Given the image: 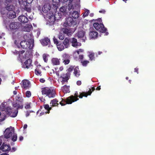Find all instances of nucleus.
Returning <instances> with one entry per match:
<instances>
[{
  "label": "nucleus",
  "instance_id": "f257e3e1",
  "mask_svg": "<svg viewBox=\"0 0 155 155\" xmlns=\"http://www.w3.org/2000/svg\"><path fill=\"white\" fill-rule=\"evenodd\" d=\"M21 25V23L18 22H12L10 24L9 28L14 38L19 36L20 32L19 31L20 29Z\"/></svg>",
  "mask_w": 155,
  "mask_h": 155
},
{
  "label": "nucleus",
  "instance_id": "f03ea898",
  "mask_svg": "<svg viewBox=\"0 0 155 155\" xmlns=\"http://www.w3.org/2000/svg\"><path fill=\"white\" fill-rule=\"evenodd\" d=\"M4 137L6 139L11 138V140L13 142L17 140V134L15 133L14 127H11L5 129L4 132Z\"/></svg>",
  "mask_w": 155,
  "mask_h": 155
},
{
  "label": "nucleus",
  "instance_id": "7ed1b4c3",
  "mask_svg": "<svg viewBox=\"0 0 155 155\" xmlns=\"http://www.w3.org/2000/svg\"><path fill=\"white\" fill-rule=\"evenodd\" d=\"M42 94L45 95L49 98H53L55 97V91L54 89L48 87H45L42 89Z\"/></svg>",
  "mask_w": 155,
  "mask_h": 155
},
{
  "label": "nucleus",
  "instance_id": "20e7f679",
  "mask_svg": "<svg viewBox=\"0 0 155 155\" xmlns=\"http://www.w3.org/2000/svg\"><path fill=\"white\" fill-rule=\"evenodd\" d=\"M93 26L96 30L102 33H105L106 35L108 34V32H107V28L104 27L102 23H99L95 22L94 23Z\"/></svg>",
  "mask_w": 155,
  "mask_h": 155
},
{
  "label": "nucleus",
  "instance_id": "39448f33",
  "mask_svg": "<svg viewBox=\"0 0 155 155\" xmlns=\"http://www.w3.org/2000/svg\"><path fill=\"white\" fill-rule=\"evenodd\" d=\"M63 26L65 27L72 26L73 27H74V29H76L77 26V23L72 18L68 17L66 18V21L63 24Z\"/></svg>",
  "mask_w": 155,
  "mask_h": 155
},
{
  "label": "nucleus",
  "instance_id": "423d86ee",
  "mask_svg": "<svg viewBox=\"0 0 155 155\" xmlns=\"http://www.w3.org/2000/svg\"><path fill=\"white\" fill-rule=\"evenodd\" d=\"M20 44L22 48L29 49V50L32 49L34 46V42L32 41L29 42L25 40L21 41Z\"/></svg>",
  "mask_w": 155,
  "mask_h": 155
},
{
  "label": "nucleus",
  "instance_id": "0eeeda50",
  "mask_svg": "<svg viewBox=\"0 0 155 155\" xmlns=\"http://www.w3.org/2000/svg\"><path fill=\"white\" fill-rule=\"evenodd\" d=\"M2 111H5L6 114L12 117H16L18 113V110L16 109L15 111L12 110L10 107H8L5 109H2Z\"/></svg>",
  "mask_w": 155,
  "mask_h": 155
},
{
  "label": "nucleus",
  "instance_id": "6e6552de",
  "mask_svg": "<svg viewBox=\"0 0 155 155\" xmlns=\"http://www.w3.org/2000/svg\"><path fill=\"white\" fill-rule=\"evenodd\" d=\"M74 96L71 95L67 97V103L68 104H71L73 102L79 100L78 97H79L78 93L76 91L74 94Z\"/></svg>",
  "mask_w": 155,
  "mask_h": 155
},
{
  "label": "nucleus",
  "instance_id": "1a4fd4ad",
  "mask_svg": "<svg viewBox=\"0 0 155 155\" xmlns=\"http://www.w3.org/2000/svg\"><path fill=\"white\" fill-rule=\"evenodd\" d=\"M95 90V88L94 87H91V89H90L87 92H82L80 93L79 98H82L83 97H87L88 95H90L92 92Z\"/></svg>",
  "mask_w": 155,
  "mask_h": 155
},
{
  "label": "nucleus",
  "instance_id": "9d476101",
  "mask_svg": "<svg viewBox=\"0 0 155 155\" xmlns=\"http://www.w3.org/2000/svg\"><path fill=\"white\" fill-rule=\"evenodd\" d=\"M70 74L68 73H66V74H63L61 76V78H62L61 81L62 84H63L64 82H68V80L70 78Z\"/></svg>",
  "mask_w": 155,
  "mask_h": 155
},
{
  "label": "nucleus",
  "instance_id": "9b49d317",
  "mask_svg": "<svg viewBox=\"0 0 155 155\" xmlns=\"http://www.w3.org/2000/svg\"><path fill=\"white\" fill-rule=\"evenodd\" d=\"M5 15L9 19H12L15 18L16 15L15 12L13 11H10L5 12Z\"/></svg>",
  "mask_w": 155,
  "mask_h": 155
},
{
  "label": "nucleus",
  "instance_id": "f8f14e48",
  "mask_svg": "<svg viewBox=\"0 0 155 155\" xmlns=\"http://www.w3.org/2000/svg\"><path fill=\"white\" fill-rule=\"evenodd\" d=\"M13 9V7L12 5H10L6 7V9L2 8L1 9V13L2 15H5V12L10 11H12Z\"/></svg>",
  "mask_w": 155,
  "mask_h": 155
},
{
  "label": "nucleus",
  "instance_id": "ddd939ff",
  "mask_svg": "<svg viewBox=\"0 0 155 155\" xmlns=\"http://www.w3.org/2000/svg\"><path fill=\"white\" fill-rule=\"evenodd\" d=\"M63 62L65 65L68 64L70 62V56L66 54H64L62 56Z\"/></svg>",
  "mask_w": 155,
  "mask_h": 155
},
{
  "label": "nucleus",
  "instance_id": "4468645a",
  "mask_svg": "<svg viewBox=\"0 0 155 155\" xmlns=\"http://www.w3.org/2000/svg\"><path fill=\"white\" fill-rule=\"evenodd\" d=\"M51 8V6L49 3H46L42 8V10L44 13H46L50 12Z\"/></svg>",
  "mask_w": 155,
  "mask_h": 155
},
{
  "label": "nucleus",
  "instance_id": "2eb2a0df",
  "mask_svg": "<svg viewBox=\"0 0 155 155\" xmlns=\"http://www.w3.org/2000/svg\"><path fill=\"white\" fill-rule=\"evenodd\" d=\"M32 63V60L29 59L26 60L24 63L23 64V67L24 68L28 69L32 67L31 64Z\"/></svg>",
  "mask_w": 155,
  "mask_h": 155
},
{
  "label": "nucleus",
  "instance_id": "dca6fc26",
  "mask_svg": "<svg viewBox=\"0 0 155 155\" xmlns=\"http://www.w3.org/2000/svg\"><path fill=\"white\" fill-rule=\"evenodd\" d=\"M22 102L23 101H16L13 104V107L16 108V109L18 110V108L22 109L23 107Z\"/></svg>",
  "mask_w": 155,
  "mask_h": 155
},
{
  "label": "nucleus",
  "instance_id": "f3484780",
  "mask_svg": "<svg viewBox=\"0 0 155 155\" xmlns=\"http://www.w3.org/2000/svg\"><path fill=\"white\" fill-rule=\"evenodd\" d=\"M85 32L83 30L79 31L77 33L76 35L78 38H83V41L85 42L86 37H84V36L85 34Z\"/></svg>",
  "mask_w": 155,
  "mask_h": 155
},
{
  "label": "nucleus",
  "instance_id": "a211bd4d",
  "mask_svg": "<svg viewBox=\"0 0 155 155\" xmlns=\"http://www.w3.org/2000/svg\"><path fill=\"white\" fill-rule=\"evenodd\" d=\"M22 84L21 85L22 88L28 89L30 87V83L28 80H23L22 81Z\"/></svg>",
  "mask_w": 155,
  "mask_h": 155
},
{
  "label": "nucleus",
  "instance_id": "6ab92c4d",
  "mask_svg": "<svg viewBox=\"0 0 155 155\" xmlns=\"http://www.w3.org/2000/svg\"><path fill=\"white\" fill-rule=\"evenodd\" d=\"M0 149L3 152H6L10 150L11 148L9 145H7L3 143L0 147Z\"/></svg>",
  "mask_w": 155,
  "mask_h": 155
},
{
  "label": "nucleus",
  "instance_id": "aec40b11",
  "mask_svg": "<svg viewBox=\"0 0 155 155\" xmlns=\"http://www.w3.org/2000/svg\"><path fill=\"white\" fill-rule=\"evenodd\" d=\"M42 45L46 46L49 44L50 43V40L48 38H45L41 41Z\"/></svg>",
  "mask_w": 155,
  "mask_h": 155
},
{
  "label": "nucleus",
  "instance_id": "412c9836",
  "mask_svg": "<svg viewBox=\"0 0 155 155\" xmlns=\"http://www.w3.org/2000/svg\"><path fill=\"white\" fill-rule=\"evenodd\" d=\"M18 20L21 22L23 23H27L28 21L27 18L23 15L20 16L18 17Z\"/></svg>",
  "mask_w": 155,
  "mask_h": 155
},
{
  "label": "nucleus",
  "instance_id": "4be33fe9",
  "mask_svg": "<svg viewBox=\"0 0 155 155\" xmlns=\"http://www.w3.org/2000/svg\"><path fill=\"white\" fill-rule=\"evenodd\" d=\"M70 42L72 43V46L74 47H76L78 46V42L77 39L73 38L70 39Z\"/></svg>",
  "mask_w": 155,
  "mask_h": 155
},
{
  "label": "nucleus",
  "instance_id": "5701e85b",
  "mask_svg": "<svg viewBox=\"0 0 155 155\" xmlns=\"http://www.w3.org/2000/svg\"><path fill=\"white\" fill-rule=\"evenodd\" d=\"M89 35L91 38L95 39L97 37L98 33L95 31H91L89 33Z\"/></svg>",
  "mask_w": 155,
  "mask_h": 155
},
{
  "label": "nucleus",
  "instance_id": "b1692460",
  "mask_svg": "<svg viewBox=\"0 0 155 155\" xmlns=\"http://www.w3.org/2000/svg\"><path fill=\"white\" fill-rule=\"evenodd\" d=\"M63 31L64 33L69 36L71 35L73 33V32L71 29L67 28H63Z\"/></svg>",
  "mask_w": 155,
  "mask_h": 155
},
{
  "label": "nucleus",
  "instance_id": "393cba45",
  "mask_svg": "<svg viewBox=\"0 0 155 155\" xmlns=\"http://www.w3.org/2000/svg\"><path fill=\"white\" fill-rule=\"evenodd\" d=\"M50 104H51V106H58V101L57 99H54L51 101Z\"/></svg>",
  "mask_w": 155,
  "mask_h": 155
},
{
  "label": "nucleus",
  "instance_id": "a878e982",
  "mask_svg": "<svg viewBox=\"0 0 155 155\" xmlns=\"http://www.w3.org/2000/svg\"><path fill=\"white\" fill-rule=\"evenodd\" d=\"M70 40L67 38H66L63 42V44L65 48H68L69 46Z\"/></svg>",
  "mask_w": 155,
  "mask_h": 155
},
{
  "label": "nucleus",
  "instance_id": "bb28decb",
  "mask_svg": "<svg viewBox=\"0 0 155 155\" xmlns=\"http://www.w3.org/2000/svg\"><path fill=\"white\" fill-rule=\"evenodd\" d=\"M74 74L77 77H78L80 75V71L78 68H76L74 69Z\"/></svg>",
  "mask_w": 155,
  "mask_h": 155
},
{
  "label": "nucleus",
  "instance_id": "cd10ccee",
  "mask_svg": "<svg viewBox=\"0 0 155 155\" xmlns=\"http://www.w3.org/2000/svg\"><path fill=\"white\" fill-rule=\"evenodd\" d=\"M52 62L54 65H58L60 64L59 59L56 58H53L51 60Z\"/></svg>",
  "mask_w": 155,
  "mask_h": 155
},
{
  "label": "nucleus",
  "instance_id": "c85d7f7f",
  "mask_svg": "<svg viewBox=\"0 0 155 155\" xmlns=\"http://www.w3.org/2000/svg\"><path fill=\"white\" fill-rule=\"evenodd\" d=\"M24 7V9L28 12H30L31 11V6L30 5L27 4L23 5Z\"/></svg>",
  "mask_w": 155,
  "mask_h": 155
},
{
  "label": "nucleus",
  "instance_id": "c756f323",
  "mask_svg": "<svg viewBox=\"0 0 155 155\" xmlns=\"http://www.w3.org/2000/svg\"><path fill=\"white\" fill-rule=\"evenodd\" d=\"M79 15V13L76 11H74L71 14L72 17L74 19L78 18Z\"/></svg>",
  "mask_w": 155,
  "mask_h": 155
},
{
  "label": "nucleus",
  "instance_id": "7c9ffc66",
  "mask_svg": "<svg viewBox=\"0 0 155 155\" xmlns=\"http://www.w3.org/2000/svg\"><path fill=\"white\" fill-rule=\"evenodd\" d=\"M63 45V43H59L57 45V47L59 51H61L65 48Z\"/></svg>",
  "mask_w": 155,
  "mask_h": 155
},
{
  "label": "nucleus",
  "instance_id": "2f4dec72",
  "mask_svg": "<svg viewBox=\"0 0 155 155\" xmlns=\"http://www.w3.org/2000/svg\"><path fill=\"white\" fill-rule=\"evenodd\" d=\"M88 56L90 60H95L94 53L90 52Z\"/></svg>",
  "mask_w": 155,
  "mask_h": 155
},
{
  "label": "nucleus",
  "instance_id": "473e14b6",
  "mask_svg": "<svg viewBox=\"0 0 155 155\" xmlns=\"http://www.w3.org/2000/svg\"><path fill=\"white\" fill-rule=\"evenodd\" d=\"M69 87L68 86L66 85H64L63 86L61 87V89L64 92H67L69 90Z\"/></svg>",
  "mask_w": 155,
  "mask_h": 155
},
{
  "label": "nucleus",
  "instance_id": "72a5a7b5",
  "mask_svg": "<svg viewBox=\"0 0 155 155\" xmlns=\"http://www.w3.org/2000/svg\"><path fill=\"white\" fill-rule=\"evenodd\" d=\"M37 67V68H36V69H35V73L37 75H40L41 73V71L39 70H37V68H39L40 67H41V65L40 64H39L38 65Z\"/></svg>",
  "mask_w": 155,
  "mask_h": 155
},
{
  "label": "nucleus",
  "instance_id": "f704fd0d",
  "mask_svg": "<svg viewBox=\"0 0 155 155\" xmlns=\"http://www.w3.org/2000/svg\"><path fill=\"white\" fill-rule=\"evenodd\" d=\"M25 52V51L22 50L21 51H19L18 53V59L19 60H21L22 54Z\"/></svg>",
  "mask_w": 155,
  "mask_h": 155
},
{
  "label": "nucleus",
  "instance_id": "c9c22d12",
  "mask_svg": "<svg viewBox=\"0 0 155 155\" xmlns=\"http://www.w3.org/2000/svg\"><path fill=\"white\" fill-rule=\"evenodd\" d=\"M67 98L66 100L62 99L61 101L59 103L62 106H64L66 104H68L67 103Z\"/></svg>",
  "mask_w": 155,
  "mask_h": 155
},
{
  "label": "nucleus",
  "instance_id": "e433bc0d",
  "mask_svg": "<svg viewBox=\"0 0 155 155\" xmlns=\"http://www.w3.org/2000/svg\"><path fill=\"white\" fill-rule=\"evenodd\" d=\"M53 2V5L55 7H57V5H58L60 2V0H52Z\"/></svg>",
  "mask_w": 155,
  "mask_h": 155
},
{
  "label": "nucleus",
  "instance_id": "4c0bfd02",
  "mask_svg": "<svg viewBox=\"0 0 155 155\" xmlns=\"http://www.w3.org/2000/svg\"><path fill=\"white\" fill-rule=\"evenodd\" d=\"M33 0H25L23 2V5H25L27 4L30 5L31 4Z\"/></svg>",
  "mask_w": 155,
  "mask_h": 155
},
{
  "label": "nucleus",
  "instance_id": "58836bf2",
  "mask_svg": "<svg viewBox=\"0 0 155 155\" xmlns=\"http://www.w3.org/2000/svg\"><path fill=\"white\" fill-rule=\"evenodd\" d=\"M32 27L31 25H28L25 28V31H29L31 30V28Z\"/></svg>",
  "mask_w": 155,
  "mask_h": 155
},
{
  "label": "nucleus",
  "instance_id": "ea45409f",
  "mask_svg": "<svg viewBox=\"0 0 155 155\" xmlns=\"http://www.w3.org/2000/svg\"><path fill=\"white\" fill-rule=\"evenodd\" d=\"M67 9V7L64 6L61 7L60 9V11L61 12H65Z\"/></svg>",
  "mask_w": 155,
  "mask_h": 155
},
{
  "label": "nucleus",
  "instance_id": "a19ab883",
  "mask_svg": "<svg viewBox=\"0 0 155 155\" xmlns=\"http://www.w3.org/2000/svg\"><path fill=\"white\" fill-rule=\"evenodd\" d=\"M81 63L83 66H86L87 64H88L89 62L88 61L85 60V61H81Z\"/></svg>",
  "mask_w": 155,
  "mask_h": 155
},
{
  "label": "nucleus",
  "instance_id": "79ce46f5",
  "mask_svg": "<svg viewBox=\"0 0 155 155\" xmlns=\"http://www.w3.org/2000/svg\"><path fill=\"white\" fill-rule=\"evenodd\" d=\"M74 67L72 66H71L70 68H69L67 70V73H68L70 74V75H71V72H72V71H73V69H74Z\"/></svg>",
  "mask_w": 155,
  "mask_h": 155
},
{
  "label": "nucleus",
  "instance_id": "37998d69",
  "mask_svg": "<svg viewBox=\"0 0 155 155\" xmlns=\"http://www.w3.org/2000/svg\"><path fill=\"white\" fill-rule=\"evenodd\" d=\"M30 56V52L29 51H27L25 53V55L24 57H23V58H28Z\"/></svg>",
  "mask_w": 155,
  "mask_h": 155
},
{
  "label": "nucleus",
  "instance_id": "c03bdc74",
  "mask_svg": "<svg viewBox=\"0 0 155 155\" xmlns=\"http://www.w3.org/2000/svg\"><path fill=\"white\" fill-rule=\"evenodd\" d=\"M43 58L45 62H47L48 61V58L47 55L45 54H44L43 55Z\"/></svg>",
  "mask_w": 155,
  "mask_h": 155
},
{
  "label": "nucleus",
  "instance_id": "a18cd8bd",
  "mask_svg": "<svg viewBox=\"0 0 155 155\" xmlns=\"http://www.w3.org/2000/svg\"><path fill=\"white\" fill-rule=\"evenodd\" d=\"M89 13V10L86 9L85 10V12L83 15V16L84 17H86L88 15Z\"/></svg>",
  "mask_w": 155,
  "mask_h": 155
},
{
  "label": "nucleus",
  "instance_id": "49530a36",
  "mask_svg": "<svg viewBox=\"0 0 155 155\" xmlns=\"http://www.w3.org/2000/svg\"><path fill=\"white\" fill-rule=\"evenodd\" d=\"M25 95L27 97H30L31 96V92L29 91H27L26 92Z\"/></svg>",
  "mask_w": 155,
  "mask_h": 155
},
{
  "label": "nucleus",
  "instance_id": "de8ad7c7",
  "mask_svg": "<svg viewBox=\"0 0 155 155\" xmlns=\"http://www.w3.org/2000/svg\"><path fill=\"white\" fill-rule=\"evenodd\" d=\"M57 14L58 15V13H57ZM58 16H59V15H58L57 14H55V15H54V19L55 20H59L60 18H61V17L60 16L59 17H58Z\"/></svg>",
  "mask_w": 155,
  "mask_h": 155
},
{
  "label": "nucleus",
  "instance_id": "09e8293b",
  "mask_svg": "<svg viewBox=\"0 0 155 155\" xmlns=\"http://www.w3.org/2000/svg\"><path fill=\"white\" fill-rule=\"evenodd\" d=\"M73 7V5L71 3H69L68 5V10L70 11L72 9Z\"/></svg>",
  "mask_w": 155,
  "mask_h": 155
},
{
  "label": "nucleus",
  "instance_id": "8fccbe9b",
  "mask_svg": "<svg viewBox=\"0 0 155 155\" xmlns=\"http://www.w3.org/2000/svg\"><path fill=\"white\" fill-rule=\"evenodd\" d=\"M25 108L26 109H30L31 108L30 103H28L25 106Z\"/></svg>",
  "mask_w": 155,
  "mask_h": 155
},
{
  "label": "nucleus",
  "instance_id": "3c124183",
  "mask_svg": "<svg viewBox=\"0 0 155 155\" xmlns=\"http://www.w3.org/2000/svg\"><path fill=\"white\" fill-rule=\"evenodd\" d=\"M53 41L54 43L56 44L57 45L58 44V42L56 38L54 37L53 38Z\"/></svg>",
  "mask_w": 155,
  "mask_h": 155
},
{
  "label": "nucleus",
  "instance_id": "603ef678",
  "mask_svg": "<svg viewBox=\"0 0 155 155\" xmlns=\"http://www.w3.org/2000/svg\"><path fill=\"white\" fill-rule=\"evenodd\" d=\"M44 107L45 109L47 110L49 108V105L48 104H44Z\"/></svg>",
  "mask_w": 155,
  "mask_h": 155
},
{
  "label": "nucleus",
  "instance_id": "864d4df0",
  "mask_svg": "<svg viewBox=\"0 0 155 155\" xmlns=\"http://www.w3.org/2000/svg\"><path fill=\"white\" fill-rule=\"evenodd\" d=\"M16 99L17 101H19V100L23 101V100L20 98L19 96H17L16 97Z\"/></svg>",
  "mask_w": 155,
  "mask_h": 155
},
{
  "label": "nucleus",
  "instance_id": "5fc2aeb1",
  "mask_svg": "<svg viewBox=\"0 0 155 155\" xmlns=\"http://www.w3.org/2000/svg\"><path fill=\"white\" fill-rule=\"evenodd\" d=\"M59 38L60 40H63L64 39V36L61 34H60L59 35Z\"/></svg>",
  "mask_w": 155,
  "mask_h": 155
},
{
  "label": "nucleus",
  "instance_id": "6e6d98bb",
  "mask_svg": "<svg viewBox=\"0 0 155 155\" xmlns=\"http://www.w3.org/2000/svg\"><path fill=\"white\" fill-rule=\"evenodd\" d=\"M84 58V55H80L79 56V59H80V60L81 61H82V60Z\"/></svg>",
  "mask_w": 155,
  "mask_h": 155
},
{
  "label": "nucleus",
  "instance_id": "4d7b16f0",
  "mask_svg": "<svg viewBox=\"0 0 155 155\" xmlns=\"http://www.w3.org/2000/svg\"><path fill=\"white\" fill-rule=\"evenodd\" d=\"M12 52L14 54L17 55V54H18L19 51H17L15 50L14 51H13Z\"/></svg>",
  "mask_w": 155,
  "mask_h": 155
},
{
  "label": "nucleus",
  "instance_id": "13d9d810",
  "mask_svg": "<svg viewBox=\"0 0 155 155\" xmlns=\"http://www.w3.org/2000/svg\"><path fill=\"white\" fill-rule=\"evenodd\" d=\"M30 112H31V111H27L26 112V114H25L26 117H28V116L29 115L30 113Z\"/></svg>",
  "mask_w": 155,
  "mask_h": 155
},
{
  "label": "nucleus",
  "instance_id": "bf43d9fd",
  "mask_svg": "<svg viewBox=\"0 0 155 155\" xmlns=\"http://www.w3.org/2000/svg\"><path fill=\"white\" fill-rule=\"evenodd\" d=\"M81 84V82L80 81H78L77 82V84L78 85H80Z\"/></svg>",
  "mask_w": 155,
  "mask_h": 155
},
{
  "label": "nucleus",
  "instance_id": "052dcab7",
  "mask_svg": "<svg viewBox=\"0 0 155 155\" xmlns=\"http://www.w3.org/2000/svg\"><path fill=\"white\" fill-rule=\"evenodd\" d=\"M106 11L105 10L102 9L101 10H100L99 11V12L100 13H102L103 14H104L105 12Z\"/></svg>",
  "mask_w": 155,
  "mask_h": 155
},
{
  "label": "nucleus",
  "instance_id": "680f3d73",
  "mask_svg": "<svg viewBox=\"0 0 155 155\" xmlns=\"http://www.w3.org/2000/svg\"><path fill=\"white\" fill-rule=\"evenodd\" d=\"M40 81L41 82L43 83L45 82V80L43 78H41L40 79Z\"/></svg>",
  "mask_w": 155,
  "mask_h": 155
},
{
  "label": "nucleus",
  "instance_id": "e2e57ef3",
  "mask_svg": "<svg viewBox=\"0 0 155 155\" xmlns=\"http://www.w3.org/2000/svg\"><path fill=\"white\" fill-rule=\"evenodd\" d=\"M138 70L139 69L138 68H136L134 69V72H137V74L138 73Z\"/></svg>",
  "mask_w": 155,
  "mask_h": 155
},
{
  "label": "nucleus",
  "instance_id": "0e129e2a",
  "mask_svg": "<svg viewBox=\"0 0 155 155\" xmlns=\"http://www.w3.org/2000/svg\"><path fill=\"white\" fill-rule=\"evenodd\" d=\"M24 139L23 136H21L19 137V140L20 141H22Z\"/></svg>",
  "mask_w": 155,
  "mask_h": 155
},
{
  "label": "nucleus",
  "instance_id": "69168bd1",
  "mask_svg": "<svg viewBox=\"0 0 155 155\" xmlns=\"http://www.w3.org/2000/svg\"><path fill=\"white\" fill-rule=\"evenodd\" d=\"M16 149V148L15 147H13L12 148V150L11 151L12 152H14V151H15Z\"/></svg>",
  "mask_w": 155,
  "mask_h": 155
},
{
  "label": "nucleus",
  "instance_id": "338daca9",
  "mask_svg": "<svg viewBox=\"0 0 155 155\" xmlns=\"http://www.w3.org/2000/svg\"><path fill=\"white\" fill-rule=\"evenodd\" d=\"M18 1L19 4H21L22 3L23 4V0H18Z\"/></svg>",
  "mask_w": 155,
  "mask_h": 155
},
{
  "label": "nucleus",
  "instance_id": "774afa93",
  "mask_svg": "<svg viewBox=\"0 0 155 155\" xmlns=\"http://www.w3.org/2000/svg\"><path fill=\"white\" fill-rule=\"evenodd\" d=\"M100 89H101V86H98L96 88V90H100Z\"/></svg>",
  "mask_w": 155,
  "mask_h": 155
}]
</instances>
